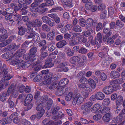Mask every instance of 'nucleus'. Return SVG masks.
Here are the masks:
<instances>
[{
	"instance_id": "obj_5",
	"label": "nucleus",
	"mask_w": 125,
	"mask_h": 125,
	"mask_svg": "<svg viewBox=\"0 0 125 125\" xmlns=\"http://www.w3.org/2000/svg\"><path fill=\"white\" fill-rule=\"evenodd\" d=\"M42 24V21L38 19L33 20L32 21H29L27 23V25L28 26H32V27H40Z\"/></svg>"
},
{
	"instance_id": "obj_49",
	"label": "nucleus",
	"mask_w": 125,
	"mask_h": 125,
	"mask_svg": "<svg viewBox=\"0 0 125 125\" xmlns=\"http://www.w3.org/2000/svg\"><path fill=\"white\" fill-rule=\"evenodd\" d=\"M18 64L17 65V68H20L22 67L23 68V65L24 64V61L19 60Z\"/></svg>"
},
{
	"instance_id": "obj_16",
	"label": "nucleus",
	"mask_w": 125,
	"mask_h": 125,
	"mask_svg": "<svg viewBox=\"0 0 125 125\" xmlns=\"http://www.w3.org/2000/svg\"><path fill=\"white\" fill-rule=\"evenodd\" d=\"M8 71L7 69H4L2 72L1 75L3 76L4 79L6 80H9L12 77V76L9 73L7 74Z\"/></svg>"
},
{
	"instance_id": "obj_21",
	"label": "nucleus",
	"mask_w": 125,
	"mask_h": 125,
	"mask_svg": "<svg viewBox=\"0 0 125 125\" xmlns=\"http://www.w3.org/2000/svg\"><path fill=\"white\" fill-rule=\"evenodd\" d=\"M37 48L36 47H34L30 50V54L31 57L30 59L31 60L32 59V58H33V60H35L36 59V58L35 57V53L37 51Z\"/></svg>"
},
{
	"instance_id": "obj_12",
	"label": "nucleus",
	"mask_w": 125,
	"mask_h": 125,
	"mask_svg": "<svg viewBox=\"0 0 125 125\" xmlns=\"http://www.w3.org/2000/svg\"><path fill=\"white\" fill-rule=\"evenodd\" d=\"M113 85H111L108 86L106 87L103 89V92L106 94H109L112 93L115 89L112 86Z\"/></svg>"
},
{
	"instance_id": "obj_23",
	"label": "nucleus",
	"mask_w": 125,
	"mask_h": 125,
	"mask_svg": "<svg viewBox=\"0 0 125 125\" xmlns=\"http://www.w3.org/2000/svg\"><path fill=\"white\" fill-rule=\"evenodd\" d=\"M105 95L102 92H98L95 94V98L96 99L99 100H102L104 99Z\"/></svg>"
},
{
	"instance_id": "obj_60",
	"label": "nucleus",
	"mask_w": 125,
	"mask_h": 125,
	"mask_svg": "<svg viewBox=\"0 0 125 125\" xmlns=\"http://www.w3.org/2000/svg\"><path fill=\"white\" fill-rule=\"evenodd\" d=\"M103 60L107 61L109 62H111L112 61L111 58L109 56H108L107 54H106L105 56H104V57L103 58Z\"/></svg>"
},
{
	"instance_id": "obj_53",
	"label": "nucleus",
	"mask_w": 125,
	"mask_h": 125,
	"mask_svg": "<svg viewBox=\"0 0 125 125\" xmlns=\"http://www.w3.org/2000/svg\"><path fill=\"white\" fill-rule=\"evenodd\" d=\"M59 85L57 86V88L58 89H59V90H60V89L61 91L60 92V91H59L56 93V94L58 96H60L62 95L63 93L62 91V90H62V89L59 86Z\"/></svg>"
},
{
	"instance_id": "obj_7",
	"label": "nucleus",
	"mask_w": 125,
	"mask_h": 125,
	"mask_svg": "<svg viewBox=\"0 0 125 125\" xmlns=\"http://www.w3.org/2000/svg\"><path fill=\"white\" fill-rule=\"evenodd\" d=\"M80 36V34L79 33H74L73 36L70 39L71 40L69 42V44L71 46H73L76 45L77 43V39L79 38Z\"/></svg>"
},
{
	"instance_id": "obj_25",
	"label": "nucleus",
	"mask_w": 125,
	"mask_h": 125,
	"mask_svg": "<svg viewBox=\"0 0 125 125\" xmlns=\"http://www.w3.org/2000/svg\"><path fill=\"white\" fill-rule=\"evenodd\" d=\"M110 75L111 77L113 78H118L120 76L119 73L115 71H111Z\"/></svg>"
},
{
	"instance_id": "obj_55",
	"label": "nucleus",
	"mask_w": 125,
	"mask_h": 125,
	"mask_svg": "<svg viewBox=\"0 0 125 125\" xmlns=\"http://www.w3.org/2000/svg\"><path fill=\"white\" fill-rule=\"evenodd\" d=\"M44 106V104L43 103L40 104L36 108V109L38 111H42V110H44L43 108Z\"/></svg>"
},
{
	"instance_id": "obj_29",
	"label": "nucleus",
	"mask_w": 125,
	"mask_h": 125,
	"mask_svg": "<svg viewBox=\"0 0 125 125\" xmlns=\"http://www.w3.org/2000/svg\"><path fill=\"white\" fill-rule=\"evenodd\" d=\"M123 100V97L122 96L120 95L118 96L116 100V105H121L122 104Z\"/></svg>"
},
{
	"instance_id": "obj_6",
	"label": "nucleus",
	"mask_w": 125,
	"mask_h": 125,
	"mask_svg": "<svg viewBox=\"0 0 125 125\" xmlns=\"http://www.w3.org/2000/svg\"><path fill=\"white\" fill-rule=\"evenodd\" d=\"M124 119L123 116H118L113 118L112 122L113 123H117L118 125H125V120L122 122Z\"/></svg>"
},
{
	"instance_id": "obj_36",
	"label": "nucleus",
	"mask_w": 125,
	"mask_h": 125,
	"mask_svg": "<svg viewBox=\"0 0 125 125\" xmlns=\"http://www.w3.org/2000/svg\"><path fill=\"white\" fill-rule=\"evenodd\" d=\"M73 93L72 92H70L66 97V100L67 101H70L72 97L73 98Z\"/></svg>"
},
{
	"instance_id": "obj_43",
	"label": "nucleus",
	"mask_w": 125,
	"mask_h": 125,
	"mask_svg": "<svg viewBox=\"0 0 125 125\" xmlns=\"http://www.w3.org/2000/svg\"><path fill=\"white\" fill-rule=\"evenodd\" d=\"M19 34L21 35H23L25 32L26 30L25 29L23 28L22 27H20L19 28Z\"/></svg>"
},
{
	"instance_id": "obj_61",
	"label": "nucleus",
	"mask_w": 125,
	"mask_h": 125,
	"mask_svg": "<svg viewBox=\"0 0 125 125\" xmlns=\"http://www.w3.org/2000/svg\"><path fill=\"white\" fill-rule=\"evenodd\" d=\"M105 5L103 3H101L98 6V9L99 10L102 11L105 8Z\"/></svg>"
},
{
	"instance_id": "obj_51",
	"label": "nucleus",
	"mask_w": 125,
	"mask_h": 125,
	"mask_svg": "<svg viewBox=\"0 0 125 125\" xmlns=\"http://www.w3.org/2000/svg\"><path fill=\"white\" fill-rule=\"evenodd\" d=\"M73 29V30L76 32H81L82 31L79 25L74 26Z\"/></svg>"
},
{
	"instance_id": "obj_63",
	"label": "nucleus",
	"mask_w": 125,
	"mask_h": 125,
	"mask_svg": "<svg viewBox=\"0 0 125 125\" xmlns=\"http://www.w3.org/2000/svg\"><path fill=\"white\" fill-rule=\"evenodd\" d=\"M48 50L49 51H52L55 49V44H53V45L51 44L49 45L48 47Z\"/></svg>"
},
{
	"instance_id": "obj_9",
	"label": "nucleus",
	"mask_w": 125,
	"mask_h": 125,
	"mask_svg": "<svg viewBox=\"0 0 125 125\" xmlns=\"http://www.w3.org/2000/svg\"><path fill=\"white\" fill-rule=\"evenodd\" d=\"M11 85H13L14 87V89L12 90L13 91L15 92H17L18 93V91L20 93H22L23 91L25 88V86L23 85L20 84L19 85H17L15 84H13Z\"/></svg>"
},
{
	"instance_id": "obj_62",
	"label": "nucleus",
	"mask_w": 125,
	"mask_h": 125,
	"mask_svg": "<svg viewBox=\"0 0 125 125\" xmlns=\"http://www.w3.org/2000/svg\"><path fill=\"white\" fill-rule=\"evenodd\" d=\"M51 19L47 16H44L42 17V20L44 22L47 23L48 21L49 20Z\"/></svg>"
},
{
	"instance_id": "obj_2",
	"label": "nucleus",
	"mask_w": 125,
	"mask_h": 125,
	"mask_svg": "<svg viewBox=\"0 0 125 125\" xmlns=\"http://www.w3.org/2000/svg\"><path fill=\"white\" fill-rule=\"evenodd\" d=\"M13 85H11L9 87L7 93H4L0 94V99L2 101H4L6 99V96H9L11 94V96L14 98L17 97L18 96V93L17 92H13V89H14Z\"/></svg>"
},
{
	"instance_id": "obj_19",
	"label": "nucleus",
	"mask_w": 125,
	"mask_h": 125,
	"mask_svg": "<svg viewBox=\"0 0 125 125\" xmlns=\"http://www.w3.org/2000/svg\"><path fill=\"white\" fill-rule=\"evenodd\" d=\"M46 47V46H45L41 49V57L40 59L41 60H43L44 58H45L48 55V53L47 52H44L45 50Z\"/></svg>"
},
{
	"instance_id": "obj_8",
	"label": "nucleus",
	"mask_w": 125,
	"mask_h": 125,
	"mask_svg": "<svg viewBox=\"0 0 125 125\" xmlns=\"http://www.w3.org/2000/svg\"><path fill=\"white\" fill-rule=\"evenodd\" d=\"M67 65L66 62H63L59 64L57 66V67L58 69V70L59 72H67L69 69L67 67H65Z\"/></svg>"
},
{
	"instance_id": "obj_35",
	"label": "nucleus",
	"mask_w": 125,
	"mask_h": 125,
	"mask_svg": "<svg viewBox=\"0 0 125 125\" xmlns=\"http://www.w3.org/2000/svg\"><path fill=\"white\" fill-rule=\"evenodd\" d=\"M59 109V107L58 106H56L53 108L52 109V116L55 115Z\"/></svg>"
},
{
	"instance_id": "obj_56",
	"label": "nucleus",
	"mask_w": 125,
	"mask_h": 125,
	"mask_svg": "<svg viewBox=\"0 0 125 125\" xmlns=\"http://www.w3.org/2000/svg\"><path fill=\"white\" fill-rule=\"evenodd\" d=\"M51 121H50L49 118L46 119L42 121L44 125H51Z\"/></svg>"
},
{
	"instance_id": "obj_39",
	"label": "nucleus",
	"mask_w": 125,
	"mask_h": 125,
	"mask_svg": "<svg viewBox=\"0 0 125 125\" xmlns=\"http://www.w3.org/2000/svg\"><path fill=\"white\" fill-rule=\"evenodd\" d=\"M34 41L36 43H38L40 41V38L38 34L36 33L35 35L33 38Z\"/></svg>"
},
{
	"instance_id": "obj_32",
	"label": "nucleus",
	"mask_w": 125,
	"mask_h": 125,
	"mask_svg": "<svg viewBox=\"0 0 125 125\" xmlns=\"http://www.w3.org/2000/svg\"><path fill=\"white\" fill-rule=\"evenodd\" d=\"M66 42L64 40H62L58 42L56 45V46L58 48H61L66 44Z\"/></svg>"
},
{
	"instance_id": "obj_20",
	"label": "nucleus",
	"mask_w": 125,
	"mask_h": 125,
	"mask_svg": "<svg viewBox=\"0 0 125 125\" xmlns=\"http://www.w3.org/2000/svg\"><path fill=\"white\" fill-rule=\"evenodd\" d=\"M97 23L93 21L90 18H88L87 20L86 27L87 28H90L93 25L94 26Z\"/></svg>"
},
{
	"instance_id": "obj_44",
	"label": "nucleus",
	"mask_w": 125,
	"mask_h": 125,
	"mask_svg": "<svg viewBox=\"0 0 125 125\" xmlns=\"http://www.w3.org/2000/svg\"><path fill=\"white\" fill-rule=\"evenodd\" d=\"M32 62L30 61H28L27 62H25L24 61V64L23 65V68H27L31 64V62L32 63Z\"/></svg>"
},
{
	"instance_id": "obj_45",
	"label": "nucleus",
	"mask_w": 125,
	"mask_h": 125,
	"mask_svg": "<svg viewBox=\"0 0 125 125\" xmlns=\"http://www.w3.org/2000/svg\"><path fill=\"white\" fill-rule=\"evenodd\" d=\"M44 112L45 110H42V111H40L38 112L36 115L37 118L38 119L41 118L43 115Z\"/></svg>"
},
{
	"instance_id": "obj_64",
	"label": "nucleus",
	"mask_w": 125,
	"mask_h": 125,
	"mask_svg": "<svg viewBox=\"0 0 125 125\" xmlns=\"http://www.w3.org/2000/svg\"><path fill=\"white\" fill-rule=\"evenodd\" d=\"M106 74L104 73H102L101 74V78L103 81H105L107 78Z\"/></svg>"
},
{
	"instance_id": "obj_37",
	"label": "nucleus",
	"mask_w": 125,
	"mask_h": 125,
	"mask_svg": "<svg viewBox=\"0 0 125 125\" xmlns=\"http://www.w3.org/2000/svg\"><path fill=\"white\" fill-rule=\"evenodd\" d=\"M54 34L53 31L52 32H49L47 35L48 39L50 40H52L54 38Z\"/></svg>"
},
{
	"instance_id": "obj_46",
	"label": "nucleus",
	"mask_w": 125,
	"mask_h": 125,
	"mask_svg": "<svg viewBox=\"0 0 125 125\" xmlns=\"http://www.w3.org/2000/svg\"><path fill=\"white\" fill-rule=\"evenodd\" d=\"M93 31L92 30H89L87 31H84V32L83 35L86 37L88 36L93 33Z\"/></svg>"
},
{
	"instance_id": "obj_17",
	"label": "nucleus",
	"mask_w": 125,
	"mask_h": 125,
	"mask_svg": "<svg viewBox=\"0 0 125 125\" xmlns=\"http://www.w3.org/2000/svg\"><path fill=\"white\" fill-rule=\"evenodd\" d=\"M18 56V55H17L16 53L13 55L12 57V59H12L10 62V64L11 65H15L17 64H18L19 60L18 58H17L19 57Z\"/></svg>"
},
{
	"instance_id": "obj_24",
	"label": "nucleus",
	"mask_w": 125,
	"mask_h": 125,
	"mask_svg": "<svg viewBox=\"0 0 125 125\" xmlns=\"http://www.w3.org/2000/svg\"><path fill=\"white\" fill-rule=\"evenodd\" d=\"M80 83H82V84H79L78 85V87L79 88L81 89H82L84 91V89H81L80 87V85H87V79L85 77H82L81 79L80 80Z\"/></svg>"
},
{
	"instance_id": "obj_48",
	"label": "nucleus",
	"mask_w": 125,
	"mask_h": 125,
	"mask_svg": "<svg viewBox=\"0 0 125 125\" xmlns=\"http://www.w3.org/2000/svg\"><path fill=\"white\" fill-rule=\"evenodd\" d=\"M33 67L35 71H38L41 69V66L39 64H37L34 65Z\"/></svg>"
},
{
	"instance_id": "obj_50",
	"label": "nucleus",
	"mask_w": 125,
	"mask_h": 125,
	"mask_svg": "<svg viewBox=\"0 0 125 125\" xmlns=\"http://www.w3.org/2000/svg\"><path fill=\"white\" fill-rule=\"evenodd\" d=\"M80 24L82 27H84L85 25L86 21L83 18L80 19L79 20Z\"/></svg>"
},
{
	"instance_id": "obj_34",
	"label": "nucleus",
	"mask_w": 125,
	"mask_h": 125,
	"mask_svg": "<svg viewBox=\"0 0 125 125\" xmlns=\"http://www.w3.org/2000/svg\"><path fill=\"white\" fill-rule=\"evenodd\" d=\"M110 99L108 98H107L104 100L103 101L102 104L104 106H107L110 104Z\"/></svg>"
},
{
	"instance_id": "obj_22",
	"label": "nucleus",
	"mask_w": 125,
	"mask_h": 125,
	"mask_svg": "<svg viewBox=\"0 0 125 125\" xmlns=\"http://www.w3.org/2000/svg\"><path fill=\"white\" fill-rule=\"evenodd\" d=\"M69 80L65 78L63 79L60 82L59 86H60L61 88L62 87L61 89H62L63 90L64 89L63 87L67 84Z\"/></svg>"
},
{
	"instance_id": "obj_10",
	"label": "nucleus",
	"mask_w": 125,
	"mask_h": 125,
	"mask_svg": "<svg viewBox=\"0 0 125 125\" xmlns=\"http://www.w3.org/2000/svg\"><path fill=\"white\" fill-rule=\"evenodd\" d=\"M75 97L73 100V102L78 104L82 103L83 101V98L80 94H75Z\"/></svg>"
},
{
	"instance_id": "obj_15",
	"label": "nucleus",
	"mask_w": 125,
	"mask_h": 125,
	"mask_svg": "<svg viewBox=\"0 0 125 125\" xmlns=\"http://www.w3.org/2000/svg\"><path fill=\"white\" fill-rule=\"evenodd\" d=\"M6 33L7 31L3 29L0 31V41H3L7 38Z\"/></svg>"
},
{
	"instance_id": "obj_26",
	"label": "nucleus",
	"mask_w": 125,
	"mask_h": 125,
	"mask_svg": "<svg viewBox=\"0 0 125 125\" xmlns=\"http://www.w3.org/2000/svg\"><path fill=\"white\" fill-rule=\"evenodd\" d=\"M80 60V59L79 57L77 56H73L70 58V61L71 63L74 64L79 62Z\"/></svg>"
},
{
	"instance_id": "obj_33",
	"label": "nucleus",
	"mask_w": 125,
	"mask_h": 125,
	"mask_svg": "<svg viewBox=\"0 0 125 125\" xmlns=\"http://www.w3.org/2000/svg\"><path fill=\"white\" fill-rule=\"evenodd\" d=\"M110 110V108L109 107L105 106H103L101 108V110L100 113L102 114L104 113H107Z\"/></svg>"
},
{
	"instance_id": "obj_11",
	"label": "nucleus",
	"mask_w": 125,
	"mask_h": 125,
	"mask_svg": "<svg viewBox=\"0 0 125 125\" xmlns=\"http://www.w3.org/2000/svg\"><path fill=\"white\" fill-rule=\"evenodd\" d=\"M102 36L100 33L99 32L97 35L95 37V43L97 47L99 48L100 46V44L102 42Z\"/></svg>"
},
{
	"instance_id": "obj_3",
	"label": "nucleus",
	"mask_w": 125,
	"mask_h": 125,
	"mask_svg": "<svg viewBox=\"0 0 125 125\" xmlns=\"http://www.w3.org/2000/svg\"><path fill=\"white\" fill-rule=\"evenodd\" d=\"M50 75L51 76H49V75H47L46 76H44V78L46 79V80L42 82V84L48 85L50 84L52 82H53V80H55L56 79L55 76L53 77L52 76V73H49V75Z\"/></svg>"
},
{
	"instance_id": "obj_52",
	"label": "nucleus",
	"mask_w": 125,
	"mask_h": 125,
	"mask_svg": "<svg viewBox=\"0 0 125 125\" xmlns=\"http://www.w3.org/2000/svg\"><path fill=\"white\" fill-rule=\"evenodd\" d=\"M66 54L67 56L69 57L73 56L74 54V52H72L70 48H68L67 49Z\"/></svg>"
},
{
	"instance_id": "obj_59",
	"label": "nucleus",
	"mask_w": 125,
	"mask_h": 125,
	"mask_svg": "<svg viewBox=\"0 0 125 125\" xmlns=\"http://www.w3.org/2000/svg\"><path fill=\"white\" fill-rule=\"evenodd\" d=\"M87 52V50L83 47L81 48L79 51V53L82 54H85Z\"/></svg>"
},
{
	"instance_id": "obj_27",
	"label": "nucleus",
	"mask_w": 125,
	"mask_h": 125,
	"mask_svg": "<svg viewBox=\"0 0 125 125\" xmlns=\"http://www.w3.org/2000/svg\"><path fill=\"white\" fill-rule=\"evenodd\" d=\"M111 118V115L110 113H107L104 115L103 117V120L105 122H108Z\"/></svg>"
},
{
	"instance_id": "obj_57",
	"label": "nucleus",
	"mask_w": 125,
	"mask_h": 125,
	"mask_svg": "<svg viewBox=\"0 0 125 125\" xmlns=\"http://www.w3.org/2000/svg\"><path fill=\"white\" fill-rule=\"evenodd\" d=\"M80 38L78 40L79 42H83L84 43L86 42L87 41V39L86 38H84L83 36H81L80 35V36L79 37V38Z\"/></svg>"
},
{
	"instance_id": "obj_47",
	"label": "nucleus",
	"mask_w": 125,
	"mask_h": 125,
	"mask_svg": "<svg viewBox=\"0 0 125 125\" xmlns=\"http://www.w3.org/2000/svg\"><path fill=\"white\" fill-rule=\"evenodd\" d=\"M85 8L88 10H90L92 7V3L91 2H87L85 5Z\"/></svg>"
},
{
	"instance_id": "obj_13",
	"label": "nucleus",
	"mask_w": 125,
	"mask_h": 125,
	"mask_svg": "<svg viewBox=\"0 0 125 125\" xmlns=\"http://www.w3.org/2000/svg\"><path fill=\"white\" fill-rule=\"evenodd\" d=\"M99 104H94L91 108V111L93 113H100L101 108Z\"/></svg>"
},
{
	"instance_id": "obj_31",
	"label": "nucleus",
	"mask_w": 125,
	"mask_h": 125,
	"mask_svg": "<svg viewBox=\"0 0 125 125\" xmlns=\"http://www.w3.org/2000/svg\"><path fill=\"white\" fill-rule=\"evenodd\" d=\"M89 40L88 42L86 43L85 44V46L87 47H88L90 46V43L92 45H94V44H95L92 36H89Z\"/></svg>"
},
{
	"instance_id": "obj_58",
	"label": "nucleus",
	"mask_w": 125,
	"mask_h": 125,
	"mask_svg": "<svg viewBox=\"0 0 125 125\" xmlns=\"http://www.w3.org/2000/svg\"><path fill=\"white\" fill-rule=\"evenodd\" d=\"M102 117V116L100 114H97L94 115L93 119L95 120L98 121Z\"/></svg>"
},
{
	"instance_id": "obj_40",
	"label": "nucleus",
	"mask_w": 125,
	"mask_h": 125,
	"mask_svg": "<svg viewBox=\"0 0 125 125\" xmlns=\"http://www.w3.org/2000/svg\"><path fill=\"white\" fill-rule=\"evenodd\" d=\"M28 97H32V95L31 94H29L28 95L26 98L25 102L24 103V105L25 106H26L27 105V104H29L31 103V102L32 100H28Z\"/></svg>"
},
{
	"instance_id": "obj_42",
	"label": "nucleus",
	"mask_w": 125,
	"mask_h": 125,
	"mask_svg": "<svg viewBox=\"0 0 125 125\" xmlns=\"http://www.w3.org/2000/svg\"><path fill=\"white\" fill-rule=\"evenodd\" d=\"M30 54H25L23 56V58L25 60H28V61H30L33 62L34 60L33 58L31 60L30 59L31 57Z\"/></svg>"
},
{
	"instance_id": "obj_41",
	"label": "nucleus",
	"mask_w": 125,
	"mask_h": 125,
	"mask_svg": "<svg viewBox=\"0 0 125 125\" xmlns=\"http://www.w3.org/2000/svg\"><path fill=\"white\" fill-rule=\"evenodd\" d=\"M42 29L44 31L47 32L49 31L50 30V27H48L46 24H43L42 26Z\"/></svg>"
},
{
	"instance_id": "obj_14",
	"label": "nucleus",
	"mask_w": 125,
	"mask_h": 125,
	"mask_svg": "<svg viewBox=\"0 0 125 125\" xmlns=\"http://www.w3.org/2000/svg\"><path fill=\"white\" fill-rule=\"evenodd\" d=\"M103 32L104 34H106V35L103 38V41H106L108 38L110 36L111 33L110 32V30L109 28H105L103 30Z\"/></svg>"
},
{
	"instance_id": "obj_30",
	"label": "nucleus",
	"mask_w": 125,
	"mask_h": 125,
	"mask_svg": "<svg viewBox=\"0 0 125 125\" xmlns=\"http://www.w3.org/2000/svg\"><path fill=\"white\" fill-rule=\"evenodd\" d=\"M63 116V114L62 112H59L56 113L55 115L52 116V119L53 120L57 118L61 119L62 117Z\"/></svg>"
},
{
	"instance_id": "obj_38",
	"label": "nucleus",
	"mask_w": 125,
	"mask_h": 125,
	"mask_svg": "<svg viewBox=\"0 0 125 125\" xmlns=\"http://www.w3.org/2000/svg\"><path fill=\"white\" fill-rule=\"evenodd\" d=\"M18 113H14L11 114L9 117L8 118V119H10V120L9 121H8V122L10 123L13 119L16 116H18Z\"/></svg>"
},
{
	"instance_id": "obj_18",
	"label": "nucleus",
	"mask_w": 125,
	"mask_h": 125,
	"mask_svg": "<svg viewBox=\"0 0 125 125\" xmlns=\"http://www.w3.org/2000/svg\"><path fill=\"white\" fill-rule=\"evenodd\" d=\"M93 104V103L90 102H88L84 103L81 107V109L85 110L86 111L88 110V108L91 106Z\"/></svg>"
},
{
	"instance_id": "obj_1",
	"label": "nucleus",
	"mask_w": 125,
	"mask_h": 125,
	"mask_svg": "<svg viewBox=\"0 0 125 125\" xmlns=\"http://www.w3.org/2000/svg\"><path fill=\"white\" fill-rule=\"evenodd\" d=\"M89 84L87 85H80V87L81 89H84V92L83 94L84 98L87 97L89 95V92L92 91V89L95 88L96 86L95 83L92 79H89L88 81Z\"/></svg>"
},
{
	"instance_id": "obj_54",
	"label": "nucleus",
	"mask_w": 125,
	"mask_h": 125,
	"mask_svg": "<svg viewBox=\"0 0 125 125\" xmlns=\"http://www.w3.org/2000/svg\"><path fill=\"white\" fill-rule=\"evenodd\" d=\"M25 52V50L24 49H21L19 50L17 52V53H18V57H21L23 54ZM16 54L17 55V54Z\"/></svg>"
},
{
	"instance_id": "obj_28",
	"label": "nucleus",
	"mask_w": 125,
	"mask_h": 125,
	"mask_svg": "<svg viewBox=\"0 0 125 125\" xmlns=\"http://www.w3.org/2000/svg\"><path fill=\"white\" fill-rule=\"evenodd\" d=\"M124 80L123 78H120L118 79H116L112 81V83H113V85H115L116 84H120L123 83H124V81L123 80Z\"/></svg>"
},
{
	"instance_id": "obj_4",
	"label": "nucleus",
	"mask_w": 125,
	"mask_h": 125,
	"mask_svg": "<svg viewBox=\"0 0 125 125\" xmlns=\"http://www.w3.org/2000/svg\"><path fill=\"white\" fill-rule=\"evenodd\" d=\"M40 97V100L41 102L43 103L47 101V104L45 105L46 108L47 109H49L50 108L52 103V100L50 99H49L48 100V96H45L44 97L41 96Z\"/></svg>"
}]
</instances>
